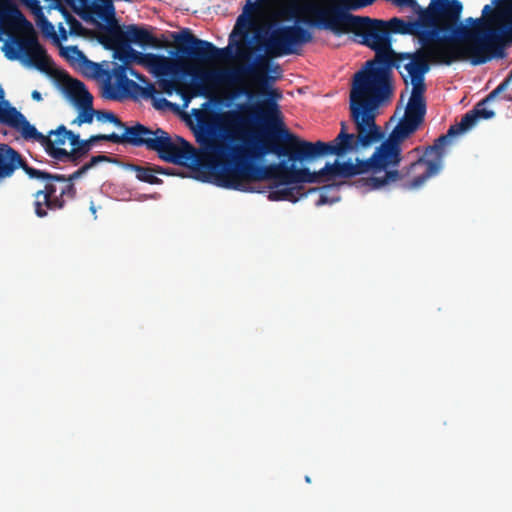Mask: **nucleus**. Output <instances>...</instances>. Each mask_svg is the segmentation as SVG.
Segmentation results:
<instances>
[{"mask_svg": "<svg viewBox=\"0 0 512 512\" xmlns=\"http://www.w3.org/2000/svg\"><path fill=\"white\" fill-rule=\"evenodd\" d=\"M96 118L98 121H107L114 124L117 127L123 128L127 127L114 113L110 111H96Z\"/></svg>", "mask_w": 512, "mask_h": 512, "instance_id": "7c9ffc66", "label": "nucleus"}, {"mask_svg": "<svg viewBox=\"0 0 512 512\" xmlns=\"http://www.w3.org/2000/svg\"><path fill=\"white\" fill-rule=\"evenodd\" d=\"M492 115V112L482 109L480 105L474 111L465 113L460 122L451 125L446 134L438 137L433 145L426 147L423 156L400 170L402 181L406 178L410 179L406 187L417 189L429 178L437 175L442 169L445 147L450 139L469 131L480 119L487 120Z\"/></svg>", "mask_w": 512, "mask_h": 512, "instance_id": "9d476101", "label": "nucleus"}, {"mask_svg": "<svg viewBox=\"0 0 512 512\" xmlns=\"http://www.w3.org/2000/svg\"><path fill=\"white\" fill-rule=\"evenodd\" d=\"M21 168L29 178L39 179L40 170L28 165L22 155L5 143H0V179L7 178Z\"/></svg>", "mask_w": 512, "mask_h": 512, "instance_id": "f3484780", "label": "nucleus"}, {"mask_svg": "<svg viewBox=\"0 0 512 512\" xmlns=\"http://www.w3.org/2000/svg\"><path fill=\"white\" fill-rule=\"evenodd\" d=\"M69 94L79 107V113L72 121V124L80 126L84 123H92L94 116H96V111L93 109V96L86 89L85 84L76 79L71 80L69 83Z\"/></svg>", "mask_w": 512, "mask_h": 512, "instance_id": "a211bd4d", "label": "nucleus"}, {"mask_svg": "<svg viewBox=\"0 0 512 512\" xmlns=\"http://www.w3.org/2000/svg\"><path fill=\"white\" fill-rule=\"evenodd\" d=\"M70 144L73 146L72 149H76V147H78L81 139H80V136L78 134H75L73 131L69 130L68 132V139Z\"/></svg>", "mask_w": 512, "mask_h": 512, "instance_id": "ea45409f", "label": "nucleus"}, {"mask_svg": "<svg viewBox=\"0 0 512 512\" xmlns=\"http://www.w3.org/2000/svg\"><path fill=\"white\" fill-rule=\"evenodd\" d=\"M254 159L231 157L225 161L207 162L213 182L222 188L237 191H250L251 182L274 180L280 185L298 183H319L323 178L330 180L334 177L350 178L370 173L367 160L326 163L319 171L311 172L309 168H297L294 163L286 161L260 166Z\"/></svg>", "mask_w": 512, "mask_h": 512, "instance_id": "f03ea898", "label": "nucleus"}, {"mask_svg": "<svg viewBox=\"0 0 512 512\" xmlns=\"http://www.w3.org/2000/svg\"><path fill=\"white\" fill-rule=\"evenodd\" d=\"M402 159V147L387 139L382 140L372 155L366 159L371 176L358 180V186L371 191L402 181V172L398 169Z\"/></svg>", "mask_w": 512, "mask_h": 512, "instance_id": "9b49d317", "label": "nucleus"}, {"mask_svg": "<svg viewBox=\"0 0 512 512\" xmlns=\"http://www.w3.org/2000/svg\"><path fill=\"white\" fill-rule=\"evenodd\" d=\"M65 19V22L69 25V34L73 36H84L85 28L83 25L69 12L65 11L62 14Z\"/></svg>", "mask_w": 512, "mask_h": 512, "instance_id": "c85d7f7f", "label": "nucleus"}, {"mask_svg": "<svg viewBox=\"0 0 512 512\" xmlns=\"http://www.w3.org/2000/svg\"><path fill=\"white\" fill-rule=\"evenodd\" d=\"M112 161L113 160L109 156L97 155V156L91 157L90 161L85 163V165L88 168V170H90L91 168H93L94 166H96L99 163L112 162Z\"/></svg>", "mask_w": 512, "mask_h": 512, "instance_id": "e433bc0d", "label": "nucleus"}, {"mask_svg": "<svg viewBox=\"0 0 512 512\" xmlns=\"http://www.w3.org/2000/svg\"><path fill=\"white\" fill-rule=\"evenodd\" d=\"M68 132L69 130L64 125H60L56 130L49 131L47 136L51 139L52 148L64 145L68 139Z\"/></svg>", "mask_w": 512, "mask_h": 512, "instance_id": "cd10ccee", "label": "nucleus"}, {"mask_svg": "<svg viewBox=\"0 0 512 512\" xmlns=\"http://www.w3.org/2000/svg\"><path fill=\"white\" fill-rule=\"evenodd\" d=\"M397 126L402 129L406 134L411 136L419 128L420 124L405 118L404 116L399 120Z\"/></svg>", "mask_w": 512, "mask_h": 512, "instance_id": "f704fd0d", "label": "nucleus"}, {"mask_svg": "<svg viewBox=\"0 0 512 512\" xmlns=\"http://www.w3.org/2000/svg\"><path fill=\"white\" fill-rule=\"evenodd\" d=\"M394 88L388 85L353 82L350 90V113L357 135L353 150L369 147L384 139L385 133L375 122L376 110L393 96Z\"/></svg>", "mask_w": 512, "mask_h": 512, "instance_id": "1a4fd4ad", "label": "nucleus"}, {"mask_svg": "<svg viewBox=\"0 0 512 512\" xmlns=\"http://www.w3.org/2000/svg\"><path fill=\"white\" fill-rule=\"evenodd\" d=\"M58 33L57 36L59 38V44L61 41H66L69 35V31L66 30V28L63 26L62 23L58 25Z\"/></svg>", "mask_w": 512, "mask_h": 512, "instance_id": "a19ab883", "label": "nucleus"}, {"mask_svg": "<svg viewBox=\"0 0 512 512\" xmlns=\"http://www.w3.org/2000/svg\"><path fill=\"white\" fill-rule=\"evenodd\" d=\"M196 64H191L192 74L158 80V85L163 93L171 96L177 93L183 100V106L187 107L190 101L197 96L206 95L208 87L215 84L230 86L241 85L236 95L252 97L250 88L243 86L246 78H250L260 86L266 85L268 67L264 57H259L255 63L240 65L233 69L198 70Z\"/></svg>", "mask_w": 512, "mask_h": 512, "instance_id": "39448f33", "label": "nucleus"}, {"mask_svg": "<svg viewBox=\"0 0 512 512\" xmlns=\"http://www.w3.org/2000/svg\"><path fill=\"white\" fill-rule=\"evenodd\" d=\"M142 90V95L146 98H152L156 93V88L153 84H149L144 88H139Z\"/></svg>", "mask_w": 512, "mask_h": 512, "instance_id": "58836bf2", "label": "nucleus"}, {"mask_svg": "<svg viewBox=\"0 0 512 512\" xmlns=\"http://www.w3.org/2000/svg\"><path fill=\"white\" fill-rule=\"evenodd\" d=\"M31 6H34L35 14H36V23L40 28L42 34L45 37H48L54 41L55 44L59 45V38L55 31L54 25L44 16L42 12V8L38 5L36 0H33L30 3Z\"/></svg>", "mask_w": 512, "mask_h": 512, "instance_id": "b1692460", "label": "nucleus"}, {"mask_svg": "<svg viewBox=\"0 0 512 512\" xmlns=\"http://www.w3.org/2000/svg\"><path fill=\"white\" fill-rule=\"evenodd\" d=\"M172 37L177 44L178 59L148 53L143 65L159 79L190 75L191 64H207L228 55V48H217L213 43L194 36L189 29L173 33Z\"/></svg>", "mask_w": 512, "mask_h": 512, "instance_id": "0eeeda50", "label": "nucleus"}, {"mask_svg": "<svg viewBox=\"0 0 512 512\" xmlns=\"http://www.w3.org/2000/svg\"><path fill=\"white\" fill-rule=\"evenodd\" d=\"M426 113L425 99H410L407 103L404 117L422 124Z\"/></svg>", "mask_w": 512, "mask_h": 512, "instance_id": "393cba45", "label": "nucleus"}, {"mask_svg": "<svg viewBox=\"0 0 512 512\" xmlns=\"http://www.w3.org/2000/svg\"><path fill=\"white\" fill-rule=\"evenodd\" d=\"M273 72H277V73H280L281 70H280V66L279 65H276L273 69H272Z\"/></svg>", "mask_w": 512, "mask_h": 512, "instance_id": "a18cd8bd", "label": "nucleus"}, {"mask_svg": "<svg viewBox=\"0 0 512 512\" xmlns=\"http://www.w3.org/2000/svg\"><path fill=\"white\" fill-rule=\"evenodd\" d=\"M292 195V189L286 188L281 191L271 192L269 198L271 200H281V199H289V196Z\"/></svg>", "mask_w": 512, "mask_h": 512, "instance_id": "4c0bfd02", "label": "nucleus"}, {"mask_svg": "<svg viewBox=\"0 0 512 512\" xmlns=\"http://www.w3.org/2000/svg\"><path fill=\"white\" fill-rule=\"evenodd\" d=\"M485 5L480 18L469 17L466 22L484 26L475 38L464 47H455L446 59L448 64L470 62L478 66L494 58H503L506 47L512 45V0H491Z\"/></svg>", "mask_w": 512, "mask_h": 512, "instance_id": "7ed1b4c3", "label": "nucleus"}, {"mask_svg": "<svg viewBox=\"0 0 512 512\" xmlns=\"http://www.w3.org/2000/svg\"><path fill=\"white\" fill-rule=\"evenodd\" d=\"M237 54H238L239 58H241V59H249L250 58V53L246 49H244L242 46L238 47Z\"/></svg>", "mask_w": 512, "mask_h": 512, "instance_id": "37998d69", "label": "nucleus"}, {"mask_svg": "<svg viewBox=\"0 0 512 512\" xmlns=\"http://www.w3.org/2000/svg\"><path fill=\"white\" fill-rule=\"evenodd\" d=\"M508 82H509V79H506L501 84H499L484 100H482L479 103H477L471 111H474L478 107V105H480L482 109H484V110H486L488 112H492L493 115L489 119L493 118L495 116V112L492 111V110L487 109L485 107V103L487 101L493 99L497 94H499L501 91L506 89V87L508 85Z\"/></svg>", "mask_w": 512, "mask_h": 512, "instance_id": "2f4dec72", "label": "nucleus"}, {"mask_svg": "<svg viewBox=\"0 0 512 512\" xmlns=\"http://www.w3.org/2000/svg\"><path fill=\"white\" fill-rule=\"evenodd\" d=\"M131 46L130 43L124 42L123 44L117 46L116 48L112 49L113 51V57L115 59H118L122 62L120 66H127L129 65V55L131 52Z\"/></svg>", "mask_w": 512, "mask_h": 512, "instance_id": "c756f323", "label": "nucleus"}, {"mask_svg": "<svg viewBox=\"0 0 512 512\" xmlns=\"http://www.w3.org/2000/svg\"><path fill=\"white\" fill-rule=\"evenodd\" d=\"M88 171L84 164L71 175L53 174L40 170L39 180L46 181L44 189L34 193V210L39 218L47 216L48 210H60L66 201L76 197L74 181Z\"/></svg>", "mask_w": 512, "mask_h": 512, "instance_id": "f8f14e48", "label": "nucleus"}, {"mask_svg": "<svg viewBox=\"0 0 512 512\" xmlns=\"http://www.w3.org/2000/svg\"><path fill=\"white\" fill-rule=\"evenodd\" d=\"M409 59L404 68L411 78L412 92L410 99H424L423 94L426 90L425 74L429 71L430 55L429 54H408L400 53L399 62Z\"/></svg>", "mask_w": 512, "mask_h": 512, "instance_id": "dca6fc26", "label": "nucleus"}, {"mask_svg": "<svg viewBox=\"0 0 512 512\" xmlns=\"http://www.w3.org/2000/svg\"><path fill=\"white\" fill-rule=\"evenodd\" d=\"M100 141L145 147L150 151H155L163 161L191 168L201 166L203 161L207 162L202 150H196L184 138L180 136L172 138L162 128L152 130L140 123L132 127H125V131L121 135L116 133L92 135L88 139L81 140L76 150L85 157L92 145Z\"/></svg>", "mask_w": 512, "mask_h": 512, "instance_id": "20e7f679", "label": "nucleus"}, {"mask_svg": "<svg viewBox=\"0 0 512 512\" xmlns=\"http://www.w3.org/2000/svg\"><path fill=\"white\" fill-rule=\"evenodd\" d=\"M3 124L8 125L19 131L24 139L34 140L40 143L41 146H43V148L45 149L46 153L52 146L51 139L49 138V136H45L42 133H40L35 128V126L31 125L27 121L25 116L16 108L13 109V111L10 113L9 117L5 120Z\"/></svg>", "mask_w": 512, "mask_h": 512, "instance_id": "aec40b11", "label": "nucleus"}, {"mask_svg": "<svg viewBox=\"0 0 512 512\" xmlns=\"http://www.w3.org/2000/svg\"><path fill=\"white\" fill-rule=\"evenodd\" d=\"M305 481H306L307 483H310V482H311L310 477H309V476H306V477H305Z\"/></svg>", "mask_w": 512, "mask_h": 512, "instance_id": "de8ad7c7", "label": "nucleus"}, {"mask_svg": "<svg viewBox=\"0 0 512 512\" xmlns=\"http://www.w3.org/2000/svg\"><path fill=\"white\" fill-rule=\"evenodd\" d=\"M31 96H32V98H33L34 100H36V101H41V100H42V95H41V93H40L39 91H37V90L32 91Z\"/></svg>", "mask_w": 512, "mask_h": 512, "instance_id": "c03bdc74", "label": "nucleus"}, {"mask_svg": "<svg viewBox=\"0 0 512 512\" xmlns=\"http://www.w3.org/2000/svg\"><path fill=\"white\" fill-rule=\"evenodd\" d=\"M5 92L0 86V124H3L15 107L5 100Z\"/></svg>", "mask_w": 512, "mask_h": 512, "instance_id": "473e14b6", "label": "nucleus"}, {"mask_svg": "<svg viewBox=\"0 0 512 512\" xmlns=\"http://www.w3.org/2000/svg\"><path fill=\"white\" fill-rule=\"evenodd\" d=\"M3 18L7 24L14 28L24 29L29 35L17 38L15 43L18 49L26 56L29 63L39 71L47 72L51 65L52 59L47 54L45 48L39 43L37 37L33 33L32 24L26 19L24 14L15 5H11L3 12Z\"/></svg>", "mask_w": 512, "mask_h": 512, "instance_id": "ddd939ff", "label": "nucleus"}, {"mask_svg": "<svg viewBox=\"0 0 512 512\" xmlns=\"http://www.w3.org/2000/svg\"><path fill=\"white\" fill-rule=\"evenodd\" d=\"M98 41L108 50L127 42V32L118 24L116 17L99 25Z\"/></svg>", "mask_w": 512, "mask_h": 512, "instance_id": "412c9836", "label": "nucleus"}, {"mask_svg": "<svg viewBox=\"0 0 512 512\" xmlns=\"http://www.w3.org/2000/svg\"><path fill=\"white\" fill-rule=\"evenodd\" d=\"M462 10L459 0H435L429 51L432 63L450 66L446 58L455 47H464L484 30V26L468 27L460 23Z\"/></svg>", "mask_w": 512, "mask_h": 512, "instance_id": "6e6552de", "label": "nucleus"}, {"mask_svg": "<svg viewBox=\"0 0 512 512\" xmlns=\"http://www.w3.org/2000/svg\"><path fill=\"white\" fill-rule=\"evenodd\" d=\"M106 78L101 84V96L107 100L121 101L126 98L133 90L140 86L128 78V67L117 66L109 71H103Z\"/></svg>", "mask_w": 512, "mask_h": 512, "instance_id": "2eb2a0df", "label": "nucleus"}, {"mask_svg": "<svg viewBox=\"0 0 512 512\" xmlns=\"http://www.w3.org/2000/svg\"><path fill=\"white\" fill-rule=\"evenodd\" d=\"M160 102L163 103L164 105H169V102L166 99H164V98H162L160 100Z\"/></svg>", "mask_w": 512, "mask_h": 512, "instance_id": "49530a36", "label": "nucleus"}, {"mask_svg": "<svg viewBox=\"0 0 512 512\" xmlns=\"http://www.w3.org/2000/svg\"><path fill=\"white\" fill-rule=\"evenodd\" d=\"M47 154L57 161L71 162L75 165L84 157L76 149L67 151L64 148H52V146L49 148Z\"/></svg>", "mask_w": 512, "mask_h": 512, "instance_id": "a878e982", "label": "nucleus"}, {"mask_svg": "<svg viewBox=\"0 0 512 512\" xmlns=\"http://www.w3.org/2000/svg\"><path fill=\"white\" fill-rule=\"evenodd\" d=\"M435 9V0H430L428 7H419L417 10L418 18L413 21H405L401 18L394 17L385 21V26L391 34L412 35L417 38L421 48L413 54H429L431 44V33L433 11Z\"/></svg>", "mask_w": 512, "mask_h": 512, "instance_id": "4468645a", "label": "nucleus"}, {"mask_svg": "<svg viewBox=\"0 0 512 512\" xmlns=\"http://www.w3.org/2000/svg\"><path fill=\"white\" fill-rule=\"evenodd\" d=\"M126 168L130 171L135 172L136 178L145 183L149 184H160L162 180L159 179L155 174L169 175L167 169L160 166H140L136 164H128Z\"/></svg>", "mask_w": 512, "mask_h": 512, "instance_id": "5701e85b", "label": "nucleus"}, {"mask_svg": "<svg viewBox=\"0 0 512 512\" xmlns=\"http://www.w3.org/2000/svg\"><path fill=\"white\" fill-rule=\"evenodd\" d=\"M263 93L271 99L241 105L240 110L219 113L212 121L200 124L195 137L207 162L231 157L261 159L268 154L303 162L325 155L343 156L353 150L355 134L347 132L344 122L331 142L300 139L278 120L279 109L274 101L280 96L277 91Z\"/></svg>", "mask_w": 512, "mask_h": 512, "instance_id": "f257e3e1", "label": "nucleus"}, {"mask_svg": "<svg viewBox=\"0 0 512 512\" xmlns=\"http://www.w3.org/2000/svg\"><path fill=\"white\" fill-rule=\"evenodd\" d=\"M68 52H71L73 55H76L78 58L84 59L85 65H86L87 69L89 70L87 73H89L91 76L95 77V76L100 75L101 72L103 73V70H101L100 65L88 60L85 57V55L83 54V52L80 51L76 46L68 47L67 51H62L61 54L68 58L69 57Z\"/></svg>", "mask_w": 512, "mask_h": 512, "instance_id": "bb28decb", "label": "nucleus"}, {"mask_svg": "<svg viewBox=\"0 0 512 512\" xmlns=\"http://www.w3.org/2000/svg\"><path fill=\"white\" fill-rule=\"evenodd\" d=\"M75 13L86 22H106L114 20L115 7L112 0H79Z\"/></svg>", "mask_w": 512, "mask_h": 512, "instance_id": "6ab92c4d", "label": "nucleus"}, {"mask_svg": "<svg viewBox=\"0 0 512 512\" xmlns=\"http://www.w3.org/2000/svg\"><path fill=\"white\" fill-rule=\"evenodd\" d=\"M419 150H420V148H419V147H417V148H415L413 151H414V152H418Z\"/></svg>", "mask_w": 512, "mask_h": 512, "instance_id": "09e8293b", "label": "nucleus"}, {"mask_svg": "<svg viewBox=\"0 0 512 512\" xmlns=\"http://www.w3.org/2000/svg\"><path fill=\"white\" fill-rule=\"evenodd\" d=\"M148 56V53H142L139 51H136L135 49L131 48V52L129 55V65L132 63H136L138 65L143 66L144 62Z\"/></svg>", "mask_w": 512, "mask_h": 512, "instance_id": "c9c22d12", "label": "nucleus"}, {"mask_svg": "<svg viewBox=\"0 0 512 512\" xmlns=\"http://www.w3.org/2000/svg\"><path fill=\"white\" fill-rule=\"evenodd\" d=\"M409 137L410 136L408 134L396 125L386 139L395 145L402 147L403 142Z\"/></svg>", "mask_w": 512, "mask_h": 512, "instance_id": "72a5a7b5", "label": "nucleus"}, {"mask_svg": "<svg viewBox=\"0 0 512 512\" xmlns=\"http://www.w3.org/2000/svg\"><path fill=\"white\" fill-rule=\"evenodd\" d=\"M127 32V42L135 43L140 46H152L156 48L162 47L159 40L153 36L148 30L145 28L139 27L135 24H131L126 26Z\"/></svg>", "mask_w": 512, "mask_h": 512, "instance_id": "4be33fe9", "label": "nucleus"}, {"mask_svg": "<svg viewBox=\"0 0 512 512\" xmlns=\"http://www.w3.org/2000/svg\"><path fill=\"white\" fill-rule=\"evenodd\" d=\"M356 24L343 31L359 38L358 42L372 49L375 57L368 60L353 76V82L393 86L392 68L399 69V55L392 48V40L384 20L353 18Z\"/></svg>", "mask_w": 512, "mask_h": 512, "instance_id": "423d86ee", "label": "nucleus"}, {"mask_svg": "<svg viewBox=\"0 0 512 512\" xmlns=\"http://www.w3.org/2000/svg\"><path fill=\"white\" fill-rule=\"evenodd\" d=\"M128 73L141 82L146 81V77L143 74L139 73L138 71H136L134 68L130 67L129 65H128Z\"/></svg>", "mask_w": 512, "mask_h": 512, "instance_id": "79ce46f5", "label": "nucleus"}]
</instances>
